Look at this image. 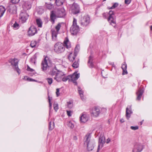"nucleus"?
<instances>
[{"label":"nucleus","mask_w":152,"mask_h":152,"mask_svg":"<svg viewBox=\"0 0 152 152\" xmlns=\"http://www.w3.org/2000/svg\"><path fill=\"white\" fill-rule=\"evenodd\" d=\"M56 65L52 63L51 61L47 57H45L41 63V69L43 71L46 70L48 68L50 67L49 74L52 76L55 75L54 79L58 82L62 80L63 77L65 75L59 68V66Z\"/></svg>","instance_id":"nucleus-1"},{"label":"nucleus","mask_w":152,"mask_h":152,"mask_svg":"<svg viewBox=\"0 0 152 152\" xmlns=\"http://www.w3.org/2000/svg\"><path fill=\"white\" fill-rule=\"evenodd\" d=\"M64 43L63 44L59 42L56 43L54 46V50L57 53H60L64 51L65 47L67 49L71 47L70 42L68 38H66Z\"/></svg>","instance_id":"nucleus-2"},{"label":"nucleus","mask_w":152,"mask_h":152,"mask_svg":"<svg viewBox=\"0 0 152 152\" xmlns=\"http://www.w3.org/2000/svg\"><path fill=\"white\" fill-rule=\"evenodd\" d=\"M65 15V10L64 8L59 9L56 12L51 11L50 14V18L52 22V23H54L55 19L56 18L63 17Z\"/></svg>","instance_id":"nucleus-3"},{"label":"nucleus","mask_w":152,"mask_h":152,"mask_svg":"<svg viewBox=\"0 0 152 152\" xmlns=\"http://www.w3.org/2000/svg\"><path fill=\"white\" fill-rule=\"evenodd\" d=\"M61 23H59L55 27L56 30L54 29H52L51 31L52 35V40L54 41H57V35L61 27Z\"/></svg>","instance_id":"nucleus-4"},{"label":"nucleus","mask_w":152,"mask_h":152,"mask_svg":"<svg viewBox=\"0 0 152 152\" xmlns=\"http://www.w3.org/2000/svg\"><path fill=\"white\" fill-rule=\"evenodd\" d=\"M80 77L79 73H74L73 75H68L66 77H63L62 80L63 81H66L68 79L72 80L73 82V83H75V85H77V83L76 80L79 78Z\"/></svg>","instance_id":"nucleus-5"},{"label":"nucleus","mask_w":152,"mask_h":152,"mask_svg":"<svg viewBox=\"0 0 152 152\" xmlns=\"http://www.w3.org/2000/svg\"><path fill=\"white\" fill-rule=\"evenodd\" d=\"M79 31V27L77 24V20L74 18L73 22V24L70 28V31L73 35H76Z\"/></svg>","instance_id":"nucleus-6"},{"label":"nucleus","mask_w":152,"mask_h":152,"mask_svg":"<svg viewBox=\"0 0 152 152\" xmlns=\"http://www.w3.org/2000/svg\"><path fill=\"white\" fill-rule=\"evenodd\" d=\"M70 10L74 14L78 13L80 12V8L78 5L75 3H73L70 7Z\"/></svg>","instance_id":"nucleus-7"},{"label":"nucleus","mask_w":152,"mask_h":152,"mask_svg":"<svg viewBox=\"0 0 152 152\" xmlns=\"http://www.w3.org/2000/svg\"><path fill=\"white\" fill-rule=\"evenodd\" d=\"M105 140V137L103 135H102L100 136L97 152H98L100 149L103 147Z\"/></svg>","instance_id":"nucleus-8"},{"label":"nucleus","mask_w":152,"mask_h":152,"mask_svg":"<svg viewBox=\"0 0 152 152\" xmlns=\"http://www.w3.org/2000/svg\"><path fill=\"white\" fill-rule=\"evenodd\" d=\"M90 18L88 15L85 16L81 20V25L83 26H86L89 23Z\"/></svg>","instance_id":"nucleus-9"},{"label":"nucleus","mask_w":152,"mask_h":152,"mask_svg":"<svg viewBox=\"0 0 152 152\" xmlns=\"http://www.w3.org/2000/svg\"><path fill=\"white\" fill-rule=\"evenodd\" d=\"M143 147L140 143H136L134 146V149L133 150V152H140L143 149Z\"/></svg>","instance_id":"nucleus-10"},{"label":"nucleus","mask_w":152,"mask_h":152,"mask_svg":"<svg viewBox=\"0 0 152 152\" xmlns=\"http://www.w3.org/2000/svg\"><path fill=\"white\" fill-rule=\"evenodd\" d=\"M37 30L34 26H31L28 31V35L29 36H32L37 33Z\"/></svg>","instance_id":"nucleus-11"},{"label":"nucleus","mask_w":152,"mask_h":152,"mask_svg":"<svg viewBox=\"0 0 152 152\" xmlns=\"http://www.w3.org/2000/svg\"><path fill=\"white\" fill-rule=\"evenodd\" d=\"M100 113L99 109L97 107H94L91 111V115L93 117H97L98 116Z\"/></svg>","instance_id":"nucleus-12"},{"label":"nucleus","mask_w":152,"mask_h":152,"mask_svg":"<svg viewBox=\"0 0 152 152\" xmlns=\"http://www.w3.org/2000/svg\"><path fill=\"white\" fill-rule=\"evenodd\" d=\"M108 14L109 15V16L108 18V21L110 22L111 24H112V23L115 24V23L113 18V15H114V12L112 10H110Z\"/></svg>","instance_id":"nucleus-13"},{"label":"nucleus","mask_w":152,"mask_h":152,"mask_svg":"<svg viewBox=\"0 0 152 152\" xmlns=\"http://www.w3.org/2000/svg\"><path fill=\"white\" fill-rule=\"evenodd\" d=\"M28 16V15L26 12H22L20 14V18L23 23H25L26 21Z\"/></svg>","instance_id":"nucleus-14"},{"label":"nucleus","mask_w":152,"mask_h":152,"mask_svg":"<svg viewBox=\"0 0 152 152\" xmlns=\"http://www.w3.org/2000/svg\"><path fill=\"white\" fill-rule=\"evenodd\" d=\"M7 11L11 14H15L17 11V7L14 4L10 5L8 7Z\"/></svg>","instance_id":"nucleus-15"},{"label":"nucleus","mask_w":152,"mask_h":152,"mask_svg":"<svg viewBox=\"0 0 152 152\" xmlns=\"http://www.w3.org/2000/svg\"><path fill=\"white\" fill-rule=\"evenodd\" d=\"M31 7V3L30 2L28 1L24 2L22 6L23 10L25 11L30 9Z\"/></svg>","instance_id":"nucleus-16"},{"label":"nucleus","mask_w":152,"mask_h":152,"mask_svg":"<svg viewBox=\"0 0 152 152\" xmlns=\"http://www.w3.org/2000/svg\"><path fill=\"white\" fill-rule=\"evenodd\" d=\"M132 113V110L131 106H129L126 108V116L127 119L130 118L131 114Z\"/></svg>","instance_id":"nucleus-17"},{"label":"nucleus","mask_w":152,"mask_h":152,"mask_svg":"<svg viewBox=\"0 0 152 152\" xmlns=\"http://www.w3.org/2000/svg\"><path fill=\"white\" fill-rule=\"evenodd\" d=\"M14 64H13V63L12 62L11 63V65L15 66V70L17 71L18 74H19L20 70V69L18 68V61L17 60V59L15 58L14 59Z\"/></svg>","instance_id":"nucleus-18"},{"label":"nucleus","mask_w":152,"mask_h":152,"mask_svg":"<svg viewBox=\"0 0 152 152\" xmlns=\"http://www.w3.org/2000/svg\"><path fill=\"white\" fill-rule=\"evenodd\" d=\"M95 143L94 140H91V142L87 143V149L88 151H92L94 147V144Z\"/></svg>","instance_id":"nucleus-19"},{"label":"nucleus","mask_w":152,"mask_h":152,"mask_svg":"<svg viewBox=\"0 0 152 152\" xmlns=\"http://www.w3.org/2000/svg\"><path fill=\"white\" fill-rule=\"evenodd\" d=\"M88 118L86 114L83 113L80 117V121L81 122L85 123L88 120Z\"/></svg>","instance_id":"nucleus-20"},{"label":"nucleus","mask_w":152,"mask_h":152,"mask_svg":"<svg viewBox=\"0 0 152 152\" xmlns=\"http://www.w3.org/2000/svg\"><path fill=\"white\" fill-rule=\"evenodd\" d=\"M93 56L91 55L89 57L88 61V64L89 67L90 68H92L93 67L94 64L93 62Z\"/></svg>","instance_id":"nucleus-21"},{"label":"nucleus","mask_w":152,"mask_h":152,"mask_svg":"<svg viewBox=\"0 0 152 152\" xmlns=\"http://www.w3.org/2000/svg\"><path fill=\"white\" fill-rule=\"evenodd\" d=\"M143 90L142 88H139L137 93V100H140L141 97V96L143 94Z\"/></svg>","instance_id":"nucleus-22"},{"label":"nucleus","mask_w":152,"mask_h":152,"mask_svg":"<svg viewBox=\"0 0 152 152\" xmlns=\"http://www.w3.org/2000/svg\"><path fill=\"white\" fill-rule=\"evenodd\" d=\"M78 92L80 96L81 99L83 101L85 100V98L83 96L84 95L83 94V91L79 86L78 87Z\"/></svg>","instance_id":"nucleus-23"},{"label":"nucleus","mask_w":152,"mask_h":152,"mask_svg":"<svg viewBox=\"0 0 152 152\" xmlns=\"http://www.w3.org/2000/svg\"><path fill=\"white\" fill-rule=\"evenodd\" d=\"M75 54L74 53L72 54V53H69L68 56V59L71 62H73L75 60L76 56Z\"/></svg>","instance_id":"nucleus-24"},{"label":"nucleus","mask_w":152,"mask_h":152,"mask_svg":"<svg viewBox=\"0 0 152 152\" xmlns=\"http://www.w3.org/2000/svg\"><path fill=\"white\" fill-rule=\"evenodd\" d=\"M91 136L90 133L87 134L85 137V142L86 144L89 143L91 140Z\"/></svg>","instance_id":"nucleus-25"},{"label":"nucleus","mask_w":152,"mask_h":152,"mask_svg":"<svg viewBox=\"0 0 152 152\" xmlns=\"http://www.w3.org/2000/svg\"><path fill=\"white\" fill-rule=\"evenodd\" d=\"M121 68L123 70V72L122 74V75H123L127 74L128 72L126 70L127 65L125 63L122 64Z\"/></svg>","instance_id":"nucleus-26"},{"label":"nucleus","mask_w":152,"mask_h":152,"mask_svg":"<svg viewBox=\"0 0 152 152\" xmlns=\"http://www.w3.org/2000/svg\"><path fill=\"white\" fill-rule=\"evenodd\" d=\"M5 11L4 7L2 6H0V17H1L3 15Z\"/></svg>","instance_id":"nucleus-27"},{"label":"nucleus","mask_w":152,"mask_h":152,"mask_svg":"<svg viewBox=\"0 0 152 152\" xmlns=\"http://www.w3.org/2000/svg\"><path fill=\"white\" fill-rule=\"evenodd\" d=\"M64 1L65 0H56L55 3L56 5L59 6L63 4Z\"/></svg>","instance_id":"nucleus-28"},{"label":"nucleus","mask_w":152,"mask_h":152,"mask_svg":"<svg viewBox=\"0 0 152 152\" xmlns=\"http://www.w3.org/2000/svg\"><path fill=\"white\" fill-rule=\"evenodd\" d=\"M36 22L38 26L41 27L42 26V22L40 19H36Z\"/></svg>","instance_id":"nucleus-29"},{"label":"nucleus","mask_w":152,"mask_h":152,"mask_svg":"<svg viewBox=\"0 0 152 152\" xmlns=\"http://www.w3.org/2000/svg\"><path fill=\"white\" fill-rule=\"evenodd\" d=\"M80 49V46L77 45L75 49L74 54L75 56H77Z\"/></svg>","instance_id":"nucleus-30"},{"label":"nucleus","mask_w":152,"mask_h":152,"mask_svg":"<svg viewBox=\"0 0 152 152\" xmlns=\"http://www.w3.org/2000/svg\"><path fill=\"white\" fill-rule=\"evenodd\" d=\"M79 61V60L77 59V61H75L73 64L72 65V67L74 68H77L79 66V64L78 63V62Z\"/></svg>","instance_id":"nucleus-31"},{"label":"nucleus","mask_w":152,"mask_h":152,"mask_svg":"<svg viewBox=\"0 0 152 152\" xmlns=\"http://www.w3.org/2000/svg\"><path fill=\"white\" fill-rule=\"evenodd\" d=\"M54 124L53 122H52L51 121L49 123V128L50 130H52L54 128Z\"/></svg>","instance_id":"nucleus-32"},{"label":"nucleus","mask_w":152,"mask_h":152,"mask_svg":"<svg viewBox=\"0 0 152 152\" xmlns=\"http://www.w3.org/2000/svg\"><path fill=\"white\" fill-rule=\"evenodd\" d=\"M12 27L14 29H17L19 28V25L16 23V21H15V23L12 26Z\"/></svg>","instance_id":"nucleus-33"},{"label":"nucleus","mask_w":152,"mask_h":152,"mask_svg":"<svg viewBox=\"0 0 152 152\" xmlns=\"http://www.w3.org/2000/svg\"><path fill=\"white\" fill-rule=\"evenodd\" d=\"M37 45V42L36 41H31L30 44V46L32 48L35 47Z\"/></svg>","instance_id":"nucleus-34"},{"label":"nucleus","mask_w":152,"mask_h":152,"mask_svg":"<svg viewBox=\"0 0 152 152\" xmlns=\"http://www.w3.org/2000/svg\"><path fill=\"white\" fill-rule=\"evenodd\" d=\"M45 4L47 8L48 9H51L53 7V5L50 3L48 4L46 3Z\"/></svg>","instance_id":"nucleus-35"},{"label":"nucleus","mask_w":152,"mask_h":152,"mask_svg":"<svg viewBox=\"0 0 152 152\" xmlns=\"http://www.w3.org/2000/svg\"><path fill=\"white\" fill-rule=\"evenodd\" d=\"M118 4L117 3H115L113 4V5L111 7H108V8L109 9H112L115 8L116 7L118 6Z\"/></svg>","instance_id":"nucleus-36"},{"label":"nucleus","mask_w":152,"mask_h":152,"mask_svg":"<svg viewBox=\"0 0 152 152\" xmlns=\"http://www.w3.org/2000/svg\"><path fill=\"white\" fill-rule=\"evenodd\" d=\"M47 80L49 85H50L52 83L53 80L52 78H48L47 79Z\"/></svg>","instance_id":"nucleus-37"},{"label":"nucleus","mask_w":152,"mask_h":152,"mask_svg":"<svg viewBox=\"0 0 152 152\" xmlns=\"http://www.w3.org/2000/svg\"><path fill=\"white\" fill-rule=\"evenodd\" d=\"M67 125L71 129H73L74 127V124L71 122H69L68 123Z\"/></svg>","instance_id":"nucleus-38"},{"label":"nucleus","mask_w":152,"mask_h":152,"mask_svg":"<svg viewBox=\"0 0 152 152\" xmlns=\"http://www.w3.org/2000/svg\"><path fill=\"white\" fill-rule=\"evenodd\" d=\"M67 107L70 109L71 108L73 107V104L70 102H67Z\"/></svg>","instance_id":"nucleus-39"},{"label":"nucleus","mask_w":152,"mask_h":152,"mask_svg":"<svg viewBox=\"0 0 152 152\" xmlns=\"http://www.w3.org/2000/svg\"><path fill=\"white\" fill-rule=\"evenodd\" d=\"M54 109L56 112L58 110V104H53Z\"/></svg>","instance_id":"nucleus-40"},{"label":"nucleus","mask_w":152,"mask_h":152,"mask_svg":"<svg viewBox=\"0 0 152 152\" xmlns=\"http://www.w3.org/2000/svg\"><path fill=\"white\" fill-rule=\"evenodd\" d=\"M67 114L69 117L71 116L72 112L71 110H66Z\"/></svg>","instance_id":"nucleus-41"},{"label":"nucleus","mask_w":152,"mask_h":152,"mask_svg":"<svg viewBox=\"0 0 152 152\" xmlns=\"http://www.w3.org/2000/svg\"><path fill=\"white\" fill-rule=\"evenodd\" d=\"M27 70L28 71H30L31 72H32L34 71V69L31 68L28 65H27Z\"/></svg>","instance_id":"nucleus-42"},{"label":"nucleus","mask_w":152,"mask_h":152,"mask_svg":"<svg viewBox=\"0 0 152 152\" xmlns=\"http://www.w3.org/2000/svg\"><path fill=\"white\" fill-rule=\"evenodd\" d=\"M20 0H11V1L12 3L17 4L18 3Z\"/></svg>","instance_id":"nucleus-43"},{"label":"nucleus","mask_w":152,"mask_h":152,"mask_svg":"<svg viewBox=\"0 0 152 152\" xmlns=\"http://www.w3.org/2000/svg\"><path fill=\"white\" fill-rule=\"evenodd\" d=\"M104 18H107L108 15V13H104L102 14Z\"/></svg>","instance_id":"nucleus-44"},{"label":"nucleus","mask_w":152,"mask_h":152,"mask_svg":"<svg viewBox=\"0 0 152 152\" xmlns=\"http://www.w3.org/2000/svg\"><path fill=\"white\" fill-rule=\"evenodd\" d=\"M130 128L131 129L134 130H137L138 129V126H131Z\"/></svg>","instance_id":"nucleus-45"},{"label":"nucleus","mask_w":152,"mask_h":152,"mask_svg":"<svg viewBox=\"0 0 152 152\" xmlns=\"http://www.w3.org/2000/svg\"><path fill=\"white\" fill-rule=\"evenodd\" d=\"M56 95L57 97L58 96L60 95L59 93V89L57 88L56 89Z\"/></svg>","instance_id":"nucleus-46"},{"label":"nucleus","mask_w":152,"mask_h":152,"mask_svg":"<svg viewBox=\"0 0 152 152\" xmlns=\"http://www.w3.org/2000/svg\"><path fill=\"white\" fill-rule=\"evenodd\" d=\"M131 0H125V3L126 4H129L131 2Z\"/></svg>","instance_id":"nucleus-47"},{"label":"nucleus","mask_w":152,"mask_h":152,"mask_svg":"<svg viewBox=\"0 0 152 152\" xmlns=\"http://www.w3.org/2000/svg\"><path fill=\"white\" fill-rule=\"evenodd\" d=\"M110 139L109 138H108L107 140V141L106 142L107 143H109L110 142Z\"/></svg>","instance_id":"nucleus-48"},{"label":"nucleus","mask_w":152,"mask_h":152,"mask_svg":"<svg viewBox=\"0 0 152 152\" xmlns=\"http://www.w3.org/2000/svg\"><path fill=\"white\" fill-rule=\"evenodd\" d=\"M73 139L74 140H77V138L76 136H74L73 137Z\"/></svg>","instance_id":"nucleus-49"},{"label":"nucleus","mask_w":152,"mask_h":152,"mask_svg":"<svg viewBox=\"0 0 152 152\" xmlns=\"http://www.w3.org/2000/svg\"><path fill=\"white\" fill-rule=\"evenodd\" d=\"M120 121L121 123H123L124 122V121L123 119L122 118L120 120Z\"/></svg>","instance_id":"nucleus-50"},{"label":"nucleus","mask_w":152,"mask_h":152,"mask_svg":"<svg viewBox=\"0 0 152 152\" xmlns=\"http://www.w3.org/2000/svg\"><path fill=\"white\" fill-rule=\"evenodd\" d=\"M48 101H49V103L51 102H50V97L49 96H48Z\"/></svg>","instance_id":"nucleus-51"},{"label":"nucleus","mask_w":152,"mask_h":152,"mask_svg":"<svg viewBox=\"0 0 152 152\" xmlns=\"http://www.w3.org/2000/svg\"><path fill=\"white\" fill-rule=\"evenodd\" d=\"M49 103V106H50V109L51 108L52 104H51V102Z\"/></svg>","instance_id":"nucleus-52"},{"label":"nucleus","mask_w":152,"mask_h":152,"mask_svg":"<svg viewBox=\"0 0 152 152\" xmlns=\"http://www.w3.org/2000/svg\"><path fill=\"white\" fill-rule=\"evenodd\" d=\"M40 7L41 8H40L41 9V10H40V11H41V12H42L43 11V10L42 9V7Z\"/></svg>","instance_id":"nucleus-53"},{"label":"nucleus","mask_w":152,"mask_h":152,"mask_svg":"<svg viewBox=\"0 0 152 152\" xmlns=\"http://www.w3.org/2000/svg\"><path fill=\"white\" fill-rule=\"evenodd\" d=\"M30 81H35V80H34V79H30Z\"/></svg>","instance_id":"nucleus-54"},{"label":"nucleus","mask_w":152,"mask_h":152,"mask_svg":"<svg viewBox=\"0 0 152 152\" xmlns=\"http://www.w3.org/2000/svg\"><path fill=\"white\" fill-rule=\"evenodd\" d=\"M102 76L103 77H104V78H105L106 77H105L103 76L102 75Z\"/></svg>","instance_id":"nucleus-55"},{"label":"nucleus","mask_w":152,"mask_h":152,"mask_svg":"<svg viewBox=\"0 0 152 152\" xmlns=\"http://www.w3.org/2000/svg\"><path fill=\"white\" fill-rule=\"evenodd\" d=\"M151 30H152V26H151Z\"/></svg>","instance_id":"nucleus-56"},{"label":"nucleus","mask_w":152,"mask_h":152,"mask_svg":"<svg viewBox=\"0 0 152 152\" xmlns=\"http://www.w3.org/2000/svg\"><path fill=\"white\" fill-rule=\"evenodd\" d=\"M142 124V122H141V125Z\"/></svg>","instance_id":"nucleus-57"},{"label":"nucleus","mask_w":152,"mask_h":152,"mask_svg":"<svg viewBox=\"0 0 152 152\" xmlns=\"http://www.w3.org/2000/svg\"><path fill=\"white\" fill-rule=\"evenodd\" d=\"M106 0H103V1H105Z\"/></svg>","instance_id":"nucleus-58"}]
</instances>
